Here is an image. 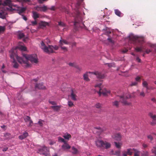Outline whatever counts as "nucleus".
<instances>
[{"instance_id":"f257e3e1","label":"nucleus","mask_w":156,"mask_h":156,"mask_svg":"<svg viewBox=\"0 0 156 156\" xmlns=\"http://www.w3.org/2000/svg\"><path fill=\"white\" fill-rule=\"evenodd\" d=\"M17 49H19L23 51L27 50L26 48L23 45V44L22 43H20L15 49L12 48L9 51L10 53V57L11 59H12V65L14 68H16L19 66L18 64L14 59L15 57L16 58L19 63L22 64L25 67H28L30 66V64L29 62V61L33 63H37L38 61L37 56L36 54L28 55L23 54L22 57H19L15 53Z\"/></svg>"},{"instance_id":"f03ea898","label":"nucleus","mask_w":156,"mask_h":156,"mask_svg":"<svg viewBox=\"0 0 156 156\" xmlns=\"http://www.w3.org/2000/svg\"><path fill=\"white\" fill-rule=\"evenodd\" d=\"M25 7L20 8L16 5L12 3L11 0H5L3 3L0 0V18L5 19L7 15V11L19 10V13L21 14L26 10Z\"/></svg>"},{"instance_id":"7ed1b4c3","label":"nucleus","mask_w":156,"mask_h":156,"mask_svg":"<svg viewBox=\"0 0 156 156\" xmlns=\"http://www.w3.org/2000/svg\"><path fill=\"white\" fill-rule=\"evenodd\" d=\"M129 38L132 43L136 45V47L134 48L135 50L136 51L144 52V50H145V53L148 54L152 51L151 50L147 48V47L149 46L154 48L156 52V44H152L150 43H148L145 46L143 45L144 42V39L143 38L139 37L132 34L129 35Z\"/></svg>"},{"instance_id":"20e7f679","label":"nucleus","mask_w":156,"mask_h":156,"mask_svg":"<svg viewBox=\"0 0 156 156\" xmlns=\"http://www.w3.org/2000/svg\"><path fill=\"white\" fill-rule=\"evenodd\" d=\"M83 0H78L77 2L75 8L74 9L75 11V16H76V18L75 19V22L74 23V25L75 27H77L79 26L82 27V26H80V21L78 19L79 18L80 20H81V15L80 14V12L79 10V6ZM73 16H74L73 15Z\"/></svg>"},{"instance_id":"39448f33","label":"nucleus","mask_w":156,"mask_h":156,"mask_svg":"<svg viewBox=\"0 0 156 156\" xmlns=\"http://www.w3.org/2000/svg\"><path fill=\"white\" fill-rule=\"evenodd\" d=\"M40 47L44 51L48 54L53 53L54 50H57L58 48V47L56 45L53 46L49 45L47 46L43 41H42L41 43Z\"/></svg>"},{"instance_id":"423d86ee","label":"nucleus","mask_w":156,"mask_h":156,"mask_svg":"<svg viewBox=\"0 0 156 156\" xmlns=\"http://www.w3.org/2000/svg\"><path fill=\"white\" fill-rule=\"evenodd\" d=\"M95 87L96 90L98 89V93L100 96L102 94L104 96H106L110 94V90L102 87V83H101L96 84Z\"/></svg>"},{"instance_id":"0eeeda50","label":"nucleus","mask_w":156,"mask_h":156,"mask_svg":"<svg viewBox=\"0 0 156 156\" xmlns=\"http://www.w3.org/2000/svg\"><path fill=\"white\" fill-rule=\"evenodd\" d=\"M91 74H94L99 79H103L105 76L103 74H102L100 72L98 71H95L94 72H87L85 74H83V77L84 80L86 81H89V79L88 76L91 75Z\"/></svg>"},{"instance_id":"6e6552de","label":"nucleus","mask_w":156,"mask_h":156,"mask_svg":"<svg viewBox=\"0 0 156 156\" xmlns=\"http://www.w3.org/2000/svg\"><path fill=\"white\" fill-rule=\"evenodd\" d=\"M95 143L96 146L99 147H104L107 149L111 147V144L110 143L101 140H98L95 141Z\"/></svg>"},{"instance_id":"1a4fd4ad","label":"nucleus","mask_w":156,"mask_h":156,"mask_svg":"<svg viewBox=\"0 0 156 156\" xmlns=\"http://www.w3.org/2000/svg\"><path fill=\"white\" fill-rule=\"evenodd\" d=\"M69 42L67 41L66 40L62 39L61 37V39L59 41V46L61 48L62 50L64 51H67V48L64 46V45L68 44Z\"/></svg>"},{"instance_id":"9d476101","label":"nucleus","mask_w":156,"mask_h":156,"mask_svg":"<svg viewBox=\"0 0 156 156\" xmlns=\"http://www.w3.org/2000/svg\"><path fill=\"white\" fill-rule=\"evenodd\" d=\"M134 97V96H133L128 94L126 95L120 96V101L124 105H129L130 104V103L128 102L127 100L131 97Z\"/></svg>"},{"instance_id":"9b49d317","label":"nucleus","mask_w":156,"mask_h":156,"mask_svg":"<svg viewBox=\"0 0 156 156\" xmlns=\"http://www.w3.org/2000/svg\"><path fill=\"white\" fill-rule=\"evenodd\" d=\"M34 9L38 11L44 12L49 9L46 6L39 5L35 6Z\"/></svg>"},{"instance_id":"f8f14e48","label":"nucleus","mask_w":156,"mask_h":156,"mask_svg":"<svg viewBox=\"0 0 156 156\" xmlns=\"http://www.w3.org/2000/svg\"><path fill=\"white\" fill-rule=\"evenodd\" d=\"M48 151V149L47 147L44 146L42 148L39 149L38 152L40 154H43L47 156V153Z\"/></svg>"},{"instance_id":"ddd939ff","label":"nucleus","mask_w":156,"mask_h":156,"mask_svg":"<svg viewBox=\"0 0 156 156\" xmlns=\"http://www.w3.org/2000/svg\"><path fill=\"white\" fill-rule=\"evenodd\" d=\"M112 138L114 140L120 141L121 140L122 135L119 133H115L112 136Z\"/></svg>"},{"instance_id":"4468645a","label":"nucleus","mask_w":156,"mask_h":156,"mask_svg":"<svg viewBox=\"0 0 156 156\" xmlns=\"http://www.w3.org/2000/svg\"><path fill=\"white\" fill-rule=\"evenodd\" d=\"M76 93H77L76 91L72 90L70 96L72 100L75 101L77 100V96L76 95Z\"/></svg>"},{"instance_id":"2eb2a0df","label":"nucleus","mask_w":156,"mask_h":156,"mask_svg":"<svg viewBox=\"0 0 156 156\" xmlns=\"http://www.w3.org/2000/svg\"><path fill=\"white\" fill-rule=\"evenodd\" d=\"M62 148L64 150H66L67 149H69L70 148V146L66 142L62 146Z\"/></svg>"},{"instance_id":"dca6fc26","label":"nucleus","mask_w":156,"mask_h":156,"mask_svg":"<svg viewBox=\"0 0 156 156\" xmlns=\"http://www.w3.org/2000/svg\"><path fill=\"white\" fill-rule=\"evenodd\" d=\"M28 133L27 132H25L23 133V134L22 135L20 136H19V137L20 139L23 140L26 138L27 136H28Z\"/></svg>"},{"instance_id":"f3484780","label":"nucleus","mask_w":156,"mask_h":156,"mask_svg":"<svg viewBox=\"0 0 156 156\" xmlns=\"http://www.w3.org/2000/svg\"><path fill=\"white\" fill-rule=\"evenodd\" d=\"M35 88L38 89H44L45 87L44 86L43 84L41 83L36 84L35 86Z\"/></svg>"},{"instance_id":"a211bd4d","label":"nucleus","mask_w":156,"mask_h":156,"mask_svg":"<svg viewBox=\"0 0 156 156\" xmlns=\"http://www.w3.org/2000/svg\"><path fill=\"white\" fill-rule=\"evenodd\" d=\"M113 32V34L116 35L117 36H120L122 34L121 32L117 29L114 30Z\"/></svg>"},{"instance_id":"6ab92c4d","label":"nucleus","mask_w":156,"mask_h":156,"mask_svg":"<svg viewBox=\"0 0 156 156\" xmlns=\"http://www.w3.org/2000/svg\"><path fill=\"white\" fill-rule=\"evenodd\" d=\"M133 149L128 148L126 150H124V151H126V153L127 154V155H131L133 153Z\"/></svg>"},{"instance_id":"aec40b11","label":"nucleus","mask_w":156,"mask_h":156,"mask_svg":"<svg viewBox=\"0 0 156 156\" xmlns=\"http://www.w3.org/2000/svg\"><path fill=\"white\" fill-rule=\"evenodd\" d=\"M142 84L143 87L146 88V93H148V92L147 90H148L149 89V88L148 87V83L146 81H144L143 82Z\"/></svg>"},{"instance_id":"412c9836","label":"nucleus","mask_w":156,"mask_h":156,"mask_svg":"<svg viewBox=\"0 0 156 156\" xmlns=\"http://www.w3.org/2000/svg\"><path fill=\"white\" fill-rule=\"evenodd\" d=\"M150 116L153 119V122L154 123L156 124V115L152 113H150Z\"/></svg>"},{"instance_id":"4be33fe9","label":"nucleus","mask_w":156,"mask_h":156,"mask_svg":"<svg viewBox=\"0 0 156 156\" xmlns=\"http://www.w3.org/2000/svg\"><path fill=\"white\" fill-rule=\"evenodd\" d=\"M33 16L34 20L40 17V15L37 13V12L33 11Z\"/></svg>"},{"instance_id":"5701e85b","label":"nucleus","mask_w":156,"mask_h":156,"mask_svg":"<svg viewBox=\"0 0 156 156\" xmlns=\"http://www.w3.org/2000/svg\"><path fill=\"white\" fill-rule=\"evenodd\" d=\"M115 12L116 15L119 17L122 16H123L122 13L117 9L115 10Z\"/></svg>"},{"instance_id":"b1692460","label":"nucleus","mask_w":156,"mask_h":156,"mask_svg":"<svg viewBox=\"0 0 156 156\" xmlns=\"http://www.w3.org/2000/svg\"><path fill=\"white\" fill-rule=\"evenodd\" d=\"M40 25L41 27H45L49 25L48 23L45 21H41L40 23Z\"/></svg>"},{"instance_id":"393cba45","label":"nucleus","mask_w":156,"mask_h":156,"mask_svg":"<svg viewBox=\"0 0 156 156\" xmlns=\"http://www.w3.org/2000/svg\"><path fill=\"white\" fill-rule=\"evenodd\" d=\"M133 150L134 152V156H140V151L134 148L133 149Z\"/></svg>"},{"instance_id":"a878e982","label":"nucleus","mask_w":156,"mask_h":156,"mask_svg":"<svg viewBox=\"0 0 156 156\" xmlns=\"http://www.w3.org/2000/svg\"><path fill=\"white\" fill-rule=\"evenodd\" d=\"M25 122L27 123L28 122H30V123L32 122V121L30 119V118L28 116H27L24 118Z\"/></svg>"},{"instance_id":"bb28decb","label":"nucleus","mask_w":156,"mask_h":156,"mask_svg":"<svg viewBox=\"0 0 156 156\" xmlns=\"http://www.w3.org/2000/svg\"><path fill=\"white\" fill-rule=\"evenodd\" d=\"M63 136L66 139L69 140L71 137V135L68 133H65Z\"/></svg>"},{"instance_id":"cd10ccee","label":"nucleus","mask_w":156,"mask_h":156,"mask_svg":"<svg viewBox=\"0 0 156 156\" xmlns=\"http://www.w3.org/2000/svg\"><path fill=\"white\" fill-rule=\"evenodd\" d=\"M115 145V147L118 148H120L122 145V144L121 143L119 142H114Z\"/></svg>"},{"instance_id":"c85d7f7f","label":"nucleus","mask_w":156,"mask_h":156,"mask_svg":"<svg viewBox=\"0 0 156 156\" xmlns=\"http://www.w3.org/2000/svg\"><path fill=\"white\" fill-rule=\"evenodd\" d=\"M16 1L21 2H29V3L28 4L30 5H32V3L30 2V0H16Z\"/></svg>"},{"instance_id":"c756f323","label":"nucleus","mask_w":156,"mask_h":156,"mask_svg":"<svg viewBox=\"0 0 156 156\" xmlns=\"http://www.w3.org/2000/svg\"><path fill=\"white\" fill-rule=\"evenodd\" d=\"M113 31H114V30L111 29L109 28H107L106 29V34H108L111 33L112 32L113 34Z\"/></svg>"},{"instance_id":"7c9ffc66","label":"nucleus","mask_w":156,"mask_h":156,"mask_svg":"<svg viewBox=\"0 0 156 156\" xmlns=\"http://www.w3.org/2000/svg\"><path fill=\"white\" fill-rule=\"evenodd\" d=\"M51 107L54 110L56 111H58L60 108V106H52Z\"/></svg>"},{"instance_id":"2f4dec72","label":"nucleus","mask_w":156,"mask_h":156,"mask_svg":"<svg viewBox=\"0 0 156 156\" xmlns=\"http://www.w3.org/2000/svg\"><path fill=\"white\" fill-rule=\"evenodd\" d=\"M94 107L97 108H100L101 107V105L100 103H98L95 105Z\"/></svg>"},{"instance_id":"473e14b6","label":"nucleus","mask_w":156,"mask_h":156,"mask_svg":"<svg viewBox=\"0 0 156 156\" xmlns=\"http://www.w3.org/2000/svg\"><path fill=\"white\" fill-rule=\"evenodd\" d=\"M75 68L76 69L77 72L80 71L81 70V68L77 64L75 66Z\"/></svg>"},{"instance_id":"72a5a7b5","label":"nucleus","mask_w":156,"mask_h":156,"mask_svg":"<svg viewBox=\"0 0 156 156\" xmlns=\"http://www.w3.org/2000/svg\"><path fill=\"white\" fill-rule=\"evenodd\" d=\"M44 122V121L41 119H39L37 124H39L41 126H43V123Z\"/></svg>"},{"instance_id":"f704fd0d","label":"nucleus","mask_w":156,"mask_h":156,"mask_svg":"<svg viewBox=\"0 0 156 156\" xmlns=\"http://www.w3.org/2000/svg\"><path fill=\"white\" fill-rule=\"evenodd\" d=\"M113 105L115 106L116 107H118L119 105V102L118 101H114L113 102Z\"/></svg>"},{"instance_id":"c9c22d12","label":"nucleus","mask_w":156,"mask_h":156,"mask_svg":"<svg viewBox=\"0 0 156 156\" xmlns=\"http://www.w3.org/2000/svg\"><path fill=\"white\" fill-rule=\"evenodd\" d=\"M58 141L60 142H63L64 143L66 142L63 138L60 137H58Z\"/></svg>"},{"instance_id":"e433bc0d","label":"nucleus","mask_w":156,"mask_h":156,"mask_svg":"<svg viewBox=\"0 0 156 156\" xmlns=\"http://www.w3.org/2000/svg\"><path fill=\"white\" fill-rule=\"evenodd\" d=\"M72 149L73 151V153L74 154H76L78 153V151L76 148H75L74 147H72Z\"/></svg>"},{"instance_id":"4c0bfd02","label":"nucleus","mask_w":156,"mask_h":156,"mask_svg":"<svg viewBox=\"0 0 156 156\" xmlns=\"http://www.w3.org/2000/svg\"><path fill=\"white\" fill-rule=\"evenodd\" d=\"M68 104L69 106L70 107H71L73 105V102L70 101H68Z\"/></svg>"},{"instance_id":"58836bf2","label":"nucleus","mask_w":156,"mask_h":156,"mask_svg":"<svg viewBox=\"0 0 156 156\" xmlns=\"http://www.w3.org/2000/svg\"><path fill=\"white\" fill-rule=\"evenodd\" d=\"M31 23L30 24V25H32L33 26H35L37 24V22L35 20L34 21H32L31 22Z\"/></svg>"},{"instance_id":"ea45409f","label":"nucleus","mask_w":156,"mask_h":156,"mask_svg":"<svg viewBox=\"0 0 156 156\" xmlns=\"http://www.w3.org/2000/svg\"><path fill=\"white\" fill-rule=\"evenodd\" d=\"M151 151L152 153L154 154L155 156H156V147H154Z\"/></svg>"},{"instance_id":"a19ab883","label":"nucleus","mask_w":156,"mask_h":156,"mask_svg":"<svg viewBox=\"0 0 156 156\" xmlns=\"http://www.w3.org/2000/svg\"><path fill=\"white\" fill-rule=\"evenodd\" d=\"M62 11L65 12L67 14L69 13V11L68 9L66 7H64L63 8Z\"/></svg>"},{"instance_id":"79ce46f5","label":"nucleus","mask_w":156,"mask_h":156,"mask_svg":"<svg viewBox=\"0 0 156 156\" xmlns=\"http://www.w3.org/2000/svg\"><path fill=\"white\" fill-rule=\"evenodd\" d=\"M58 25L62 27L65 26V24L62 22H58Z\"/></svg>"},{"instance_id":"37998d69","label":"nucleus","mask_w":156,"mask_h":156,"mask_svg":"<svg viewBox=\"0 0 156 156\" xmlns=\"http://www.w3.org/2000/svg\"><path fill=\"white\" fill-rule=\"evenodd\" d=\"M24 36V34L23 33H20L19 34V37L20 38H23Z\"/></svg>"},{"instance_id":"c03bdc74","label":"nucleus","mask_w":156,"mask_h":156,"mask_svg":"<svg viewBox=\"0 0 156 156\" xmlns=\"http://www.w3.org/2000/svg\"><path fill=\"white\" fill-rule=\"evenodd\" d=\"M77 64L75 63H69V65L71 66L74 67L75 68V66Z\"/></svg>"},{"instance_id":"a18cd8bd","label":"nucleus","mask_w":156,"mask_h":156,"mask_svg":"<svg viewBox=\"0 0 156 156\" xmlns=\"http://www.w3.org/2000/svg\"><path fill=\"white\" fill-rule=\"evenodd\" d=\"M5 30V27L4 26H0V32H3Z\"/></svg>"},{"instance_id":"49530a36","label":"nucleus","mask_w":156,"mask_h":156,"mask_svg":"<svg viewBox=\"0 0 156 156\" xmlns=\"http://www.w3.org/2000/svg\"><path fill=\"white\" fill-rule=\"evenodd\" d=\"M5 67V66H4V64H3V65H2V68H1V71H2V72L3 73H5L6 72V71L5 70H3V69H4Z\"/></svg>"},{"instance_id":"de8ad7c7","label":"nucleus","mask_w":156,"mask_h":156,"mask_svg":"<svg viewBox=\"0 0 156 156\" xmlns=\"http://www.w3.org/2000/svg\"><path fill=\"white\" fill-rule=\"evenodd\" d=\"M137 84V82L136 81H135L131 83L130 84V85L131 86H135Z\"/></svg>"},{"instance_id":"09e8293b","label":"nucleus","mask_w":156,"mask_h":156,"mask_svg":"<svg viewBox=\"0 0 156 156\" xmlns=\"http://www.w3.org/2000/svg\"><path fill=\"white\" fill-rule=\"evenodd\" d=\"M107 39L110 43H114V41L111 38H108Z\"/></svg>"},{"instance_id":"8fccbe9b","label":"nucleus","mask_w":156,"mask_h":156,"mask_svg":"<svg viewBox=\"0 0 156 156\" xmlns=\"http://www.w3.org/2000/svg\"><path fill=\"white\" fill-rule=\"evenodd\" d=\"M120 151L118 150L115 151V154L117 156H119L120 155Z\"/></svg>"},{"instance_id":"3c124183","label":"nucleus","mask_w":156,"mask_h":156,"mask_svg":"<svg viewBox=\"0 0 156 156\" xmlns=\"http://www.w3.org/2000/svg\"><path fill=\"white\" fill-rule=\"evenodd\" d=\"M142 156H148V154L147 152H144L142 155Z\"/></svg>"},{"instance_id":"603ef678","label":"nucleus","mask_w":156,"mask_h":156,"mask_svg":"<svg viewBox=\"0 0 156 156\" xmlns=\"http://www.w3.org/2000/svg\"><path fill=\"white\" fill-rule=\"evenodd\" d=\"M140 95L142 96L143 97H144L145 96V94L144 92V91H142L140 93Z\"/></svg>"},{"instance_id":"864d4df0","label":"nucleus","mask_w":156,"mask_h":156,"mask_svg":"<svg viewBox=\"0 0 156 156\" xmlns=\"http://www.w3.org/2000/svg\"><path fill=\"white\" fill-rule=\"evenodd\" d=\"M107 65L109 67H111L114 66V64L113 63H107Z\"/></svg>"},{"instance_id":"5fc2aeb1","label":"nucleus","mask_w":156,"mask_h":156,"mask_svg":"<svg viewBox=\"0 0 156 156\" xmlns=\"http://www.w3.org/2000/svg\"><path fill=\"white\" fill-rule=\"evenodd\" d=\"M125 151H122V156H127V154L126 153Z\"/></svg>"},{"instance_id":"6e6d98bb","label":"nucleus","mask_w":156,"mask_h":156,"mask_svg":"<svg viewBox=\"0 0 156 156\" xmlns=\"http://www.w3.org/2000/svg\"><path fill=\"white\" fill-rule=\"evenodd\" d=\"M136 80V81H140V77L139 76H137L135 78Z\"/></svg>"},{"instance_id":"4d7b16f0","label":"nucleus","mask_w":156,"mask_h":156,"mask_svg":"<svg viewBox=\"0 0 156 156\" xmlns=\"http://www.w3.org/2000/svg\"><path fill=\"white\" fill-rule=\"evenodd\" d=\"M148 138L150 139L151 140H152L153 139V138L151 135H149L147 136Z\"/></svg>"},{"instance_id":"13d9d810","label":"nucleus","mask_w":156,"mask_h":156,"mask_svg":"<svg viewBox=\"0 0 156 156\" xmlns=\"http://www.w3.org/2000/svg\"><path fill=\"white\" fill-rule=\"evenodd\" d=\"M136 60L138 62H140L141 61L140 59L138 57H137L136 58Z\"/></svg>"},{"instance_id":"bf43d9fd","label":"nucleus","mask_w":156,"mask_h":156,"mask_svg":"<svg viewBox=\"0 0 156 156\" xmlns=\"http://www.w3.org/2000/svg\"><path fill=\"white\" fill-rule=\"evenodd\" d=\"M49 103L52 105H56V103L54 101H49Z\"/></svg>"},{"instance_id":"052dcab7","label":"nucleus","mask_w":156,"mask_h":156,"mask_svg":"<svg viewBox=\"0 0 156 156\" xmlns=\"http://www.w3.org/2000/svg\"><path fill=\"white\" fill-rule=\"evenodd\" d=\"M27 123H28V126H32V124H33V122L32 123L30 122H28Z\"/></svg>"},{"instance_id":"680f3d73","label":"nucleus","mask_w":156,"mask_h":156,"mask_svg":"<svg viewBox=\"0 0 156 156\" xmlns=\"http://www.w3.org/2000/svg\"><path fill=\"white\" fill-rule=\"evenodd\" d=\"M47 0H38V1L40 3H42L44 1H46Z\"/></svg>"},{"instance_id":"e2e57ef3","label":"nucleus","mask_w":156,"mask_h":156,"mask_svg":"<svg viewBox=\"0 0 156 156\" xmlns=\"http://www.w3.org/2000/svg\"><path fill=\"white\" fill-rule=\"evenodd\" d=\"M55 143V142L54 141H52L50 142L49 144L51 145H52L53 144H54Z\"/></svg>"},{"instance_id":"0e129e2a","label":"nucleus","mask_w":156,"mask_h":156,"mask_svg":"<svg viewBox=\"0 0 156 156\" xmlns=\"http://www.w3.org/2000/svg\"><path fill=\"white\" fill-rule=\"evenodd\" d=\"M55 8L54 6H52L49 9H50L51 10H54Z\"/></svg>"},{"instance_id":"69168bd1","label":"nucleus","mask_w":156,"mask_h":156,"mask_svg":"<svg viewBox=\"0 0 156 156\" xmlns=\"http://www.w3.org/2000/svg\"><path fill=\"white\" fill-rule=\"evenodd\" d=\"M23 18L24 20L25 21L27 20V18L26 16H23Z\"/></svg>"},{"instance_id":"338daca9","label":"nucleus","mask_w":156,"mask_h":156,"mask_svg":"<svg viewBox=\"0 0 156 156\" xmlns=\"http://www.w3.org/2000/svg\"><path fill=\"white\" fill-rule=\"evenodd\" d=\"M7 149H8V148L7 147L3 149L2 151H5L7 150Z\"/></svg>"},{"instance_id":"774afa93","label":"nucleus","mask_w":156,"mask_h":156,"mask_svg":"<svg viewBox=\"0 0 156 156\" xmlns=\"http://www.w3.org/2000/svg\"><path fill=\"white\" fill-rule=\"evenodd\" d=\"M143 146L144 148L146 147H147V145L145 144H143Z\"/></svg>"}]
</instances>
